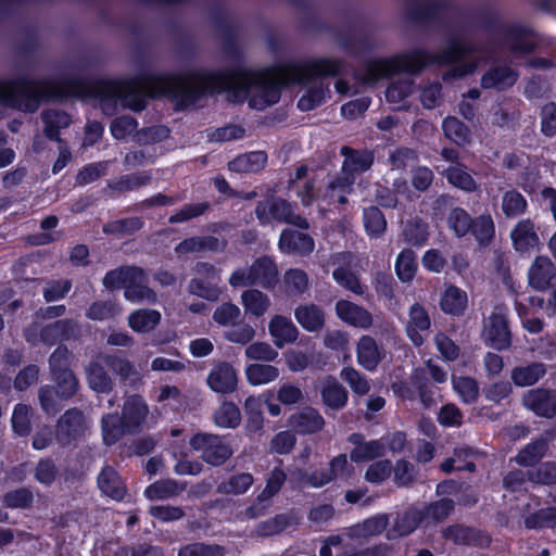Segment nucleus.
Here are the masks:
<instances>
[{
    "mask_svg": "<svg viewBox=\"0 0 556 556\" xmlns=\"http://www.w3.org/2000/svg\"><path fill=\"white\" fill-rule=\"evenodd\" d=\"M467 303V293L455 286H450L441 298L440 306L444 313L458 316L465 312Z\"/></svg>",
    "mask_w": 556,
    "mask_h": 556,
    "instance_id": "a19ab883",
    "label": "nucleus"
},
{
    "mask_svg": "<svg viewBox=\"0 0 556 556\" xmlns=\"http://www.w3.org/2000/svg\"><path fill=\"white\" fill-rule=\"evenodd\" d=\"M86 377L89 387L98 393L109 392L113 388V380L98 359L91 361L86 367Z\"/></svg>",
    "mask_w": 556,
    "mask_h": 556,
    "instance_id": "e433bc0d",
    "label": "nucleus"
},
{
    "mask_svg": "<svg viewBox=\"0 0 556 556\" xmlns=\"http://www.w3.org/2000/svg\"><path fill=\"white\" fill-rule=\"evenodd\" d=\"M504 46L516 54H523L532 51L534 42L527 29L510 27L504 34Z\"/></svg>",
    "mask_w": 556,
    "mask_h": 556,
    "instance_id": "c9c22d12",
    "label": "nucleus"
},
{
    "mask_svg": "<svg viewBox=\"0 0 556 556\" xmlns=\"http://www.w3.org/2000/svg\"><path fill=\"white\" fill-rule=\"evenodd\" d=\"M452 384L454 391L464 403L470 404L477 401L479 396V386L473 378L467 376L453 377Z\"/></svg>",
    "mask_w": 556,
    "mask_h": 556,
    "instance_id": "13d9d810",
    "label": "nucleus"
},
{
    "mask_svg": "<svg viewBox=\"0 0 556 556\" xmlns=\"http://www.w3.org/2000/svg\"><path fill=\"white\" fill-rule=\"evenodd\" d=\"M548 451V440L540 438L522 447L514 457V460L523 467H532L540 463Z\"/></svg>",
    "mask_w": 556,
    "mask_h": 556,
    "instance_id": "c756f323",
    "label": "nucleus"
},
{
    "mask_svg": "<svg viewBox=\"0 0 556 556\" xmlns=\"http://www.w3.org/2000/svg\"><path fill=\"white\" fill-rule=\"evenodd\" d=\"M517 73L509 66H494L481 78V86L485 89L504 90L517 81Z\"/></svg>",
    "mask_w": 556,
    "mask_h": 556,
    "instance_id": "cd10ccee",
    "label": "nucleus"
},
{
    "mask_svg": "<svg viewBox=\"0 0 556 556\" xmlns=\"http://www.w3.org/2000/svg\"><path fill=\"white\" fill-rule=\"evenodd\" d=\"M33 408L18 403L14 406L11 424L13 432L18 437H27L31 432Z\"/></svg>",
    "mask_w": 556,
    "mask_h": 556,
    "instance_id": "603ef678",
    "label": "nucleus"
},
{
    "mask_svg": "<svg viewBox=\"0 0 556 556\" xmlns=\"http://www.w3.org/2000/svg\"><path fill=\"white\" fill-rule=\"evenodd\" d=\"M341 63L333 59H317L289 63L262 72L236 68L224 72H191L184 75L141 76L135 79L97 80L90 92L105 105L118 103L124 109L142 111L148 97L173 96L180 105L195 103L205 92L227 93L231 102L249 99L252 109L262 111L277 103L281 87L306 83L313 78L334 76Z\"/></svg>",
    "mask_w": 556,
    "mask_h": 556,
    "instance_id": "f257e3e1",
    "label": "nucleus"
},
{
    "mask_svg": "<svg viewBox=\"0 0 556 556\" xmlns=\"http://www.w3.org/2000/svg\"><path fill=\"white\" fill-rule=\"evenodd\" d=\"M340 377L356 394L365 395L370 390V384L367 378L352 366L343 367L340 371Z\"/></svg>",
    "mask_w": 556,
    "mask_h": 556,
    "instance_id": "338daca9",
    "label": "nucleus"
},
{
    "mask_svg": "<svg viewBox=\"0 0 556 556\" xmlns=\"http://www.w3.org/2000/svg\"><path fill=\"white\" fill-rule=\"evenodd\" d=\"M354 261V255L351 252L334 253L330 256L329 263L337 266L332 273V278L342 288L353 292L356 295H363L366 292L358 276L350 270V266Z\"/></svg>",
    "mask_w": 556,
    "mask_h": 556,
    "instance_id": "6e6552de",
    "label": "nucleus"
},
{
    "mask_svg": "<svg viewBox=\"0 0 556 556\" xmlns=\"http://www.w3.org/2000/svg\"><path fill=\"white\" fill-rule=\"evenodd\" d=\"M556 268L547 256H536L528 270L529 285L539 291L546 290L555 278Z\"/></svg>",
    "mask_w": 556,
    "mask_h": 556,
    "instance_id": "f3484780",
    "label": "nucleus"
},
{
    "mask_svg": "<svg viewBox=\"0 0 556 556\" xmlns=\"http://www.w3.org/2000/svg\"><path fill=\"white\" fill-rule=\"evenodd\" d=\"M445 136L458 146H464L470 140L469 128L454 116H447L443 121Z\"/></svg>",
    "mask_w": 556,
    "mask_h": 556,
    "instance_id": "052dcab7",
    "label": "nucleus"
},
{
    "mask_svg": "<svg viewBox=\"0 0 556 556\" xmlns=\"http://www.w3.org/2000/svg\"><path fill=\"white\" fill-rule=\"evenodd\" d=\"M241 303L247 313L261 317L270 307V299L257 289H249L241 294Z\"/></svg>",
    "mask_w": 556,
    "mask_h": 556,
    "instance_id": "c03bdc74",
    "label": "nucleus"
},
{
    "mask_svg": "<svg viewBox=\"0 0 556 556\" xmlns=\"http://www.w3.org/2000/svg\"><path fill=\"white\" fill-rule=\"evenodd\" d=\"M268 330L277 348L281 349L298 339L299 330L288 317L276 315L268 325Z\"/></svg>",
    "mask_w": 556,
    "mask_h": 556,
    "instance_id": "4be33fe9",
    "label": "nucleus"
},
{
    "mask_svg": "<svg viewBox=\"0 0 556 556\" xmlns=\"http://www.w3.org/2000/svg\"><path fill=\"white\" fill-rule=\"evenodd\" d=\"M192 450L200 453L201 458L213 466H220L232 455V448L217 434L197 433L190 440Z\"/></svg>",
    "mask_w": 556,
    "mask_h": 556,
    "instance_id": "423d86ee",
    "label": "nucleus"
},
{
    "mask_svg": "<svg viewBox=\"0 0 556 556\" xmlns=\"http://www.w3.org/2000/svg\"><path fill=\"white\" fill-rule=\"evenodd\" d=\"M245 376L252 386L266 384L279 377V369L269 364H251L245 368Z\"/></svg>",
    "mask_w": 556,
    "mask_h": 556,
    "instance_id": "3c124183",
    "label": "nucleus"
},
{
    "mask_svg": "<svg viewBox=\"0 0 556 556\" xmlns=\"http://www.w3.org/2000/svg\"><path fill=\"white\" fill-rule=\"evenodd\" d=\"M478 48L469 43L463 34H450L447 46L439 53L418 49L392 59L374 60L368 63L364 80L375 83L389 75L406 72L416 73L430 64H454L443 75L444 80L462 78L475 72L480 56Z\"/></svg>",
    "mask_w": 556,
    "mask_h": 556,
    "instance_id": "f03ea898",
    "label": "nucleus"
},
{
    "mask_svg": "<svg viewBox=\"0 0 556 556\" xmlns=\"http://www.w3.org/2000/svg\"><path fill=\"white\" fill-rule=\"evenodd\" d=\"M122 313L121 305L114 300L96 301L86 311L87 318L91 320H108Z\"/></svg>",
    "mask_w": 556,
    "mask_h": 556,
    "instance_id": "6e6d98bb",
    "label": "nucleus"
},
{
    "mask_svg": "<svg viewBox=\"0 0 556 556\" xmlns=\"http://www.w3.org/2000/svg\"><path fill=\"white\" fill-rule=\"evenodd\" d=\"M289 422L301 434L318 432L325 426L324 417L312 407H305L293 414Z\"/></svg>",
    "mask_w": 556,
    "mask_h": 556,
    "instance_id": "393cba45",
    "label": "nucleus"
},
{
    "mask_svg": "<svg viewBox=\"0 0 556 556\" xmlns=\"http://www.w3.org/2000/svg\"><path fill=\"white\" fill-rule=\"evenodd\" d=\"M546 374V366L543 363H532L513 368L511 381L517 387H529L535 384Z\"/></svg>",
    "mask_w": 556,
    "mask_h": 556,
    "instance_id": "2f4dec72",
    "label": "nucleus"
},
{
    "mask_svg": "<svg viewBox=\"0 0 556 556\" xmlns=\"http://www.w3.org/2000/svg\"><path fill=\"white\" fill-rule=\"evenodd\" d=\"M98 486L104 495L115 501L123 500L127 493L124 481L111 466H105L99 473Z\"/></svg>",
    "mask_w": 556,
    "mask_h": 556,
    "instance_id": "b1692460",
    "label": "nucleus"
},
{
    "mask_svg": "<svg viewBox=\"0 0 556 556\" xmlns=\"http://www.w3.org/2000/svg\"><path fill=\"white\" fill-rule=\"evenodd\" d=\"M161 313L156 309H137L128 316V326L138 333H147L156 328Z\"/></svg>",
    "mask_w": 556,
    "mask_h": 556,
    "instance_id": "58836bf2",
    "label": "nucleus"
},
{
    "mask_svg": "<svg viewBox=\"0 0 556 556\" xmlns=\"http://www.w3.org/2000/svg\"><path fill=\"white\" fill-rule=\"evenodd\" d=\"M341 154L344 156L341 173L354 177L367 172L374 164V153L369 150H355L350 147H342Z\"/></svg>",
    "mask_w": 556,
    "mask_h": 556,
    "instance_id": "2eb2a0df",
    "label": "nucleus"
},
{
    "mask_svg": "<svg viewBox=\"0 0 556 556\" xmlns=\"http://www.w3.org/2000/svg\"><path fill=\"white\" fill-rule=\"evenodd\" d=\"M528 201L518 190H506L501 198V210L506 218H516L526 213Z\"/></svg>",
    "mask_w": 556,
    "mask_h": 556,
    "instance_id": "79ce46f5",
    "label": "nucleus"
},
{
    "mask_svg": "<svg viewBox=\"0 0 556 556\" xmlns=\"http://www.w3.org/2000/svg\"><path fill=\"white\" fill-rule=\"evenodd\" d=\"M226 245V241L214 236H198L182 240L176 245L175 252L179 255L203 251L217 252L225 250Z\"/></svg>",
    "mask_w": 556,
    "mask_h": 556,
    "instance_id": "aec40b11",
    "label": "nucleus"
},
{
    "mask_svg": "<svg viewBox=\"0 0 556 556\" xmlns=\"http://www.w3.org/2000/svg\"><path fill=\"white\" fill-rule=\"evenodd\" d=\"M430 326L431 320L426 308L419 303H414L408 311L406 332L416 346L424 343V339L419 332L428 330Z\"/></svg>",
    "mask_w": 556,
    "mask_h": 556,
    "instance_id": "6ab92c4d",
    "label": "nucleus"
},
{
    "mask_svg": "<svg viewBox=\"0 0 556 556\" xmlns=\"http://www.w3.org/2000/svg\"><path fill=\"white\" fill-rule=\"evenodd\" d=\"M336 314L345 324L368 329L374 324V317L369 311L348 300H340L336 303Z\"/></svg>",
    "mask_w": 556,
    "mask_h": 556,
    "instance_id": "4468645a",
    "label": "nucleus"
},
{
    "mask_svg": "<svg viewBox=\"0 0 556 556\" xmlns=\"http://www.w3.org/2000/svg\"><path fill=\"white\" fill-rule=\"evenodd\" d=\"M238 371L228 362L215 363L206 377L208 388L219 394L233 393L238 388Z\"/></svg>",
    "mask_w": 556,
    "mask_h": 556,
    "instance_id": "1a4fd4ad",
    "label": "nucleus"
},
{
    "mask_svg": "<svg viewBox=\"0 0 556 556\" xmlns=\"http://www.w3.org/2000/svg\"><path fill=\"white\" fill-rule=\"evenodd\" d=\"M141 275V268L137 266H122L110 270L104 276L102 283L106 289H118L124 287L126 289L130 279H138Z\"/></svg>",
    "mask_w": 556,
    "mask_h": 556,
    "instance_id": "37998d69",
    "label": "nucleus"
},
{
    "mask_svg": "<svg viewBox=\"0 0 556 556\" xmlns=\"http://www.w3.org/2000/svg\"><path fill=\"white\" fill-rule=\"evenodd\" d=\"M225 547L218 544L190 543L182 546L178 556H225Z\"/></svg>",
    "mask_w": 556,
    "mask_h": 556,
    "instance_id": "774afa93",
    "label": "nucleus"
},
{
    "mask_svg": "<svg viewBox=\"0 0 556 556\" xmlns=\"http://www.w3.org/2000/svg\"><path fill=\"white\" fill-rule=\"evenodd\" d=\"M254 478L249 472H241L223 481L217 486V492L225 495L244 494L253 484Z\"/></svg>",
    "mask_w": 556,
    "mask_h": 556,
    "instance_id": "864d4df0",
    "label": "nucleus"
},
{
    "mask_svg": "<svg viewBox=\"0 0 556 556\" xmlns=\"http://www.w3.org/2000/svg\"><path fill=\"white\" fill-rule=\"evenodd\" d=\"M296 520L291 514H279L273 518L260 522L255 528L258 536H270L282 532Z\"/></svg>",
    "mask_w": 556,
    "mask_h": 556,
    "instance_id": "5fc2aeb1",
    "label": "nucleus"
},
{
    "mask_svg": "<svg viewBox=\"0 0 556 556\" xmlns=\"http://www.w3.org/2000/svg\"><path fill=\"white\" fill-rule=\"evenodd\" d=\"M388 526V516L384 514L370 517L349 529L352 539H367L382 533Z\"/></svg>",
    "mask_w": 556,
    "mask_h": 556,
    "instance_id": "f704fd0d",
    "label": "nucleus"
},
{
    "mask_svg": "<svg viewBox=\"0 0 556 556\" xmlns=\"http://www.w3.org/2000/svg\"><path fill=\"white\" fill-rule=\"evenodd\" d=\"M364 226L371 237L381 236L387 228V220L381 211L376 206H369L363 213Z\"/></svg>",
    "mask_w": 556,
    "mask_h": 556,
    "instance_id": "69168bd1",
    "label": "nucleus"
},
{
    "mask_svg": "<svg viewBox=\"0 0 556 556\" xmlns=\"http://www.w3.org/2000/svg\"><path fill=\"white\" fill-rule=\"evenodd\" d=\"M151 179V170H141L110 180L108 188L117 192H129L149 185Z\"/></svg>",
    "mask_w": 556,
    "mask_h": 556,
    "instance_id": "473e14b6",
    "label": "nucleus"
},
{
    "mask_svg": "<svg viewBox=\"0 0 556 556\" xmlns=\"http://www.w3.org/2000/svg\"><path fill=\"white\" fill-rule=\"evenodd\" d=\"M147 281V274L141 268L140 277L138 279H130L124 291L125 299L132 303H155L157 301L156 293L146 285Z\"/></svg>",
    "mask_w": 556,
    "mask_h": 556,
    "instance_id": "c85d7f7f",
    "label": "nucleus"
},
{
    "mask_svg": "<svg viewBox=\"0 0 556 556\" xmlns=\"http://www.w3.org/2000/svg\"><path fill=\"white\" fill-rule=\"evenodd\" d=\"M384 454V443L381 440H371L354 447L350 453L352 462H369L375 458L381 457Z\"/></svg>",
    "mask_w": 556,
    "mask_h": 556,
    "instance_id": "bf43d9fd",
    "label": "nucleus"
},
{
    "mask_svg": "<svg viewBox=\"0 0 556 556\" xmlns=\"http://www.w3.org/2000/svg\"><path fill=\"white\" fill-rule=\"evenodd\" d=\"M267 163V155L263 151H254L239 155L228 163V168L236 173H257Z\"/></svg>",
    "mask_w": 556,
    "mask_h": 556,
    "instance_id": "7c9ffc66",
    "label": "nucleus"
},
{
    "mask_svg": "<svg viewBox=\"0 0 556 556\" xmlns=\"http://www.w3.org/2000/svg\"><path fill=\"white\" fill-rule=\"evenodd\" d=\"M279 248L285 253L308 255L313 252L315 243L307 233L285 229L279 238Z\"/></svg>",
    "mask_w": 556,
    "mask_h": 556,
    "instance_id": "a211bd4d",
    "label": "nucleus"
},
{
    "mask_svg": "<svg viewBox=\"0 0 556 556\" xmlns=\"http://www.w3.org/2000/svg\"><path fill=\"white\" fill-rule=\"evenodd\" d=\"M87 429L86 418L78 408L67 409L58 420L55 434L62 444H68L84 434Z\"/></svg>",
    "mask_w": 556,
    "mask_h": 556,
    "instance_id": "9d476101",
    "label": "nucleus"
},
{
    "mask_svg": "<svg viewBox=\"0 0 556 556\" xmlns=\"http://www.w3.org/2000/svg\"><path fill=\"white\" fill-rule=\"evenodd\" d=\"M522 405L545 418L556 416V390L536 388L522 395Z\"/></svg>",
    "mask_w": 556,
    "mask_h": 556,
    "instance_id": "9b49d317",
    "label": "nucleus"
},
{
    "mask_svg": "<svg viewBox=\"0 0 556 556\" xmlns=\"http://www.w3.org/2000/svg\"><path fill=\"white\" fill-rule=\"evenodd\" d=\"M510 239L515 250L520 253L528 252L540 243L536 227L529 218L521 219L514 226L510 231Z\"/></svg>",
    "mask_w": 556,
    "mask_h": 556,
    "instance_id": "dca6fc26",
    "label": "nucleus"
},
{
    "mask_svg": "<svg viewBox=\"0 0 556 556\" xmlns=\"http://www.w3.org/2000/svg\"><path fill=\"white\" fill-rule=\"evenodd\" d=\"M422 518L424 515L418 509L409 508L405 510L403 514L397 516L393 528L388 532V538L396 539L399 536L410 534L417 529Z\"/></svg>",
    "mask_w": 556,
    "mask_h": 556,
    "instance_id": "72a5a7b5",
    "label": "nucleus"
},
{
    "mask_svg": "<svg viewBox=\"0 0 556 556\" xmlns=\"http://www.w3.org/2000/svg\"><path fill=\"white\" fill-rule=\"evenodd\" d=\"M250 268L254 285L273 288L278 282V268L270 257L263 256L255 260Z\"/></svg>",
    "mask_w": 556,
    "mask_h": 556,
    "instance_id": "a878e982",
    "label": "nucleus"
},
{
    "mask_svg": "<svg viewBox=\"0 0 556 556\" xmlns=\"http://www.w3.org/2000/svg\"><path fill=\"white\" fill-rule=\"evenodd\" d=\"M142 227L143 220L134 216L106 223L103 225L102 231L105 235L127 237L136 233Z\"/></svg>",
    "mask_w": 556,
    "mask_h": 556,
    "instance_id": "09e8293b",
    "label": "nucleus"
},
{
    "mask_svg": "<svg viewBox=\"0 0 556 556\" xmlns=\"http://www.w3.org/2000/svg\"><path fill=\"white\" fill-rule=\"evenodd\" d=\"M213 419L217 427L235 429L241 422V412L235 403L224 401L214 412Z\"/></svg>",
    "mask_w": 556,
    "mask_h": 556,
    "instance_id": "a18cd8bd",
    "label": "nucleus"
},
{
    "mask_svg": "<svg viewBox=\"0 0 556 556\" xmlns=\"http://www.w3.org/2000/svg\"><path fill=\"white\" fill-rule=\"evenodd\" d=\"M294 317L301 327L308 332H317L325 326L324 309L313 303L299 305L294 311Z\"/></svg>",
    "mask_w": 556,
    "mask_h": 556,
    "instance_id": "5701e85b",
    "label": "nucleus"
},
{
    "mask_svg": "<svg viewBox=\"0 0 556 556\" xmlns=\"http://www.w3.org/2000/svg\"><path fill=\"white\" fill-rule=\"evenodd\" d=\"M417 270L415 253L412 250H403L396 258L395 271L399 279L403 282L410 281Z\"/></svg>",
    "mask_w": 556,
    "mask_h": 556,
    "instance_id": "0e129e2a",
    "label": "nucleus"
},
{
    "mask_svg": "<svg viewBox=\"0 0 556 556\" xmlns=\"http://www.w3.org/2000/svg\"><path fill=\"white\" fill-rule=\"evenodd\" d=\"M294 205L287 200L271 197L257 203L255 215L262 225H268L273 220L294 225L301 229H307L308 223L294 212Z\"/></svg>",
    "mask_w": 556,
    "mask_h": 556,
    "instance_id": "20e7f679",
    "label": "nucleus"
},
{
    "mask_svg": "<svg viewBox=\"0 0 556 556\" xmlns=\"http://www.w3.org/2000/svg\"><path fill=\"white\" fill-rule=\"evenodd\" d=\"M101 358L103 363L121 378V380L134 382L139 379V372L127 358L109 354L103 355Z\"/></svg>",
    "mask_w": 556,
    "mask_h": 556,
    "instance_id": "49530a36",
    "label": "nucleus"
},
{
    "mask_svg": "<svg viewBox=\"0 0 556 556\" xmlns=\"http://www.w3.org/2000/svg\"><path fill=\"white\" fill-rule=\"evenodd\" d=\"M308 275L300 268L288 269L282 277L283 292L289 296H300L308 290Z\"/></svg>",
    "mask_w": 556,
    "mask_h": 556,
    "instance_id": "ea45409f",
    "label": "nucleus"
},
{
    "mask_svg": "<svg viewBox=\"0 0 556 556\" xmlns=\"http://www.w3.org/2000/svg\"><path fill=\"white\" fill-rule=\"evenodd\" d=\"M413 80L410 78H403L393 81L386 91V99L389 103L396 105L397 110L405 109L406 105L402 102L413 92Z\"/></svg>",
    "mask_w": 556,
    "mask_h": 556,
    "instance_id": "4d7b16f0",
    "label": "nucleus"
},
{
    "mask_svg": "<svg viewBox=\"0 0 556 556\" xmlns=\"http://www.w3.org/2000/svg\"><path fill=\"white\" fill-rule=\"evenodd\" d=\"M447 181L466 192H473L478 188L477 181L462 164H453L444 170Z\"/></svg>",
    "mask_w": 556,
    "mask_h": 556,
    "instance_id": "de8ad7c7",
    "label": "nucleus"
},
{
    "mask_svg": "<svg viewBox=\"0 0 556 556\" xmlns=\"http://www.w3.org/2000/svg\"><path fill=\"white\" fill-rule=\"evenodd\" d=\"M320 394L324 404L334 410L343 408L348 403V391L339 381L331 376L320 382Z\"/></svg>",
    "mask_w": 556,
    "mask_h": 556,
    "instance_id": "412c9836",
    "label": "nucleus"
},
{
    "mask_svg": "<svg viewBox=\"0 0 556 556\" xmlns=\"http://www.w3.org/2000/svg\"><path fill=\"white\" fill-rule=\"evenodd\" d=\"M187 483L174 479H162L150 484L144 490V496L150 501H166L179 496Z\"/></svg>",
    "mask_w": 556,
    "mask_h": 556,
    "instance_id": "bb28decb",
    "label": "nucleus"
},
{
    "mask_svg": "<svg viewBox=\"0 0 556 556\" xmlns=\"http://www.w3.org/2000/svg\"><path fill=\"white\" fill-rule=\"evenodd\" d=\"M76 92L74 85L63 87L54 81L27 79L7 83L0 89L1 97L9 105L25 112L36 111L42 99Z\"/></svg>",
    "mask_w": 556,
    "mask_h": 556,
    "instance_id": "7ed1b4c3",
    "label": "nucleus"
},
{
    "mask_svg": "<svg viewBox=\"0 0 556 556\" xmlns=\"http://www.w3.org/2000/svg\"><path fill=\"white\" fill-rule=\"evenodd\" d=\"M481 245L491 243L495 235V225L489 213L479 215L472 219L470 232Z\"/></svg>",
    "mask_w": 556,
    "mask_h": 556,
    "instance_id": "8fccbe9b",
    "label": "nucleus"
},
{
    "mask_svg": "<svg viewBox=\"0 0 556 556\" xmlns=\"http://www.w3.org/2000/svg\"><path fill=\"white\" fill-rule=\"evenodd\" d=\"M76 330L77 325L71 319H61L48 325L34 321L25 329L24 336L33 345L40 343L52 345L59 340L68 339Z\"/></svg>",
    "mask_w": 556,
    "mask_h": 556,
    "instance_id": "39448f33",
    "label": "nucleus"
},
{
    "mask_svg": "<svg viewBox=\"0 0 556 556\" xmlns=\"http://www.w3.org/2000/svg\"><path fill=\"white\" fill-rule=\"evenodd\" d=\"M471 216L462 207H454L447 216V224L457 237H465L470 232L472 226Z\"/></svg>",
    "mask_w": 556,
    "mask_h": 556,
    "instance_id": "e2e57ef3",
    "label": "nucleus"
},
{
    "mask_svg": "<svg viewBox=\"0 0 556 556\" xmlns=\"http://www.w3.org/2000/svg\"><path fill=\"white\" fill-rule=\"evenodd\" d=\"M386 357L384 349L378 344L375 338L362 336L356 343L357 364L368 371L377 369Z\"/></svg>",
    "mask_w": 556,
    "mask_h": 556,
    "instance_id": "ddd939ff",
    "label": "nucleus"
},
{
    "mask_svg": "<svg viewBox=\"0 0 556 556\" xmlns=\"http://www.w3.org/2000/svg\"><path fill=\"white\" fill-rule=\"evenodd\" d=\"M149 413L148 405L139 395H130L124 402L123 426L127 433H137L141 430Z\"/></svg>",
    "mask_w": 556,
    "mask_h": 556,
    "instance_id": "f8f14e48",
    "label": "nucleus"
},
{
    "mask_svg": "<svg viewBox=\"0 0 556 556\" xmlns=\"http://www.w3.org/2000/svg\"><path fill=\"white\" fill-rule=\"evenodd\" d=\"M483 337L485 341L496 350H506L511 343V333L508 327L507 308L496 307L484 319Z\"/></svg>",
    "mask_w": 556,
    "mask_h": 556,
    "instance_id": "0eeeda50",
    "label": "nucleus"
},
{
    "mask_svg": "<svg viewBox=\"0 0 556 556\" xmlns=\"http://www.w3.org/2000/svg\"><path fill=\"white\" fill-rule=\"evenodd\" d=\"M51 376L56 383L55 390L59 392L61 400L71 399L77 393L79 381L71 369Z\"/></svg>",
    "mask_w": 556,
    "mask_h": 556,
    "instance_id": "680f3d73",
    "label": "nucleus"
},
{
    "mask_svg": "<svg viewBox=\"0 0 556 556\" xmlns=\"http://www.w3.org/2000/svg\"><path fill=\"white\" fill-rule=\"evenodd\" d=\"M42 121L45 123V135L51 140L61 142L59 132L61 129L70 126L72 119L71 116L60 110H46L41 113Z\"/></svg>",
    "mask_w": 556,
    "mask_h": 556,
    "instance_id": "4c0bfd02",
    "label": "nucleus"
}]
</instances>
